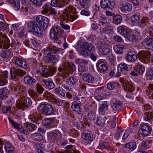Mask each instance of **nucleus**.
<instances>
[{"label":"nucleus","mask_w":153,"mask_h":153,"mask_svg":"<svg viewBox=\"0 0 153 153\" xmlns=\"http://www.w3.org/2000/svg\"><path fill=\"white\" fill-rule=\"evenodd\" d=\"M65 10L67 13H65L63 16V19L60 21L59 25L62 29L68 30L70 29V27L66 24V21H71L72 22L77 19L78 16L76 15L77 13L76 11V9L72 6H69Z\"/></svg>","instance_id":"nucleus-1"},{"label":"nucleus","mask_w":153,"mask_h":153,"mask_svg":"<svg viewBox=\"0 0 153 153\" xmlns=\"http://www.w3.org/2000/svg\"><path fill=\"white\" fill-rule=\"evenodd\" d=\"M39 109L40 111L43 114L46 115H53L54 114V107L48 103L41 104Z\"/></svg>","instance_id":"nucleus-2"},{"label":"nucleus","mask_w":153,"mask_h":153,"mask_svg":"<svg viewBox=\"0 0 153 153\" xmlns=\"http://www.w3.org/2000/svg\"><path fill=\"white\" fill-rule=\"evenodd\" d=\"M28 27L31 29V30L34 35L41 37L43 36L42 33V29L35 22L31 21L28 23Z\"/></svg>","instance_id":"nucleus-3"},{"label":"nucleus","mask_w":153,"mask_h":153,"mask_svg":"<svg viewBox=\"0 0 153 153\" xmlns=\"http://www.w3.org/2000/svg\"><path fill=\"white\" fill-rule=\"evenodd\" d=\"M36 21L42 30H45L47 28L49 21L47 17L42 15H39L36 17Z\"/></svg>","instance_id":"nucleus-4"},{"label":"nucleus","mask_w":153,"mask_h":153,"mask_svg":"<svg viewBox=\"0 0 153 153\" xmlns=\"http://www.w3.org/2000/svg\"><path fill=\"white\" fill-rule=\"evenodd\" d=\"M151 55V53L147 51H141L137 53V56L140 60L145 63H147L149 61Z\"/></svg>","instance_id":"nucleus-5"},{"label":"nucleus","mask_w":153,"mask_h":153,"mask_svg":"<svg viewBox=\"0 0 153 153\" xmlns=\"http://www.w3.org/2000/svg\"><path fill=\"white\" fill-rule=\"evenodd\" d=\"M88 116L89 118L91 119L92 120H94V123L95 124L100 126H102L104 125L105 121L106 120V117H98L95 120L94 119L95 114L94 113H92L91 111L88 113Z\"/></svg>","instance_id":"nucleus-6"},{"label":"nucleus","mask_w":153,"mask_h":153,"mask_svg":"<svg viewBox=\"0 0 153 153\" xmlns=\"http://www.w3.org/2000/svg\"><path fill=\"white\" fill-rule=\"evenodd\" d=\"M10 72L11 75V79H16L17 76H23L26 74L25 71L13 67L10 68Z\"/></svg>","instance_id":"nucleus-7"},{"label":"nucleus","mask_w":153,"mask_h":153,"mask_svg":"<svg viewBox=\"0 0 153 153\" xmlns=\"http://www.w3.org/2000/svg\"><path fill=\"white\" fill-rule=\"evenodd\" d=\"M67 84H62V86L65 89L68 91H72V85H74L77 82V80L74 77L71 76L66 80Z\"/></svg>","instance_id":"nucleus-8"},{"label":"nucleus","mask_w":153,"mask_h":153,"mask_svg":"<svg viewBox=\"0 0 153 153\" xmlns=\"http://www.w3.org/2000/svg\"><path fill=\"white\" fill-rule=\"evenodd\" d=\"M114 0H101L100 6L102 8L107 10H111L115 6Z\"/></svg>","instance_id":"nucleus-9"},{"label":"nucleus","mask_w":153,"mask_h":153,"mask_svg":"<svg viewBox=\"0 0 153 153\" xmlns=\"http://www.w3.org/2000/svg\"><path fill=\"white\" fill-rule=\"evenodd\" d=\"M142 134L145 136L150 134L152 130V128L148 124L143 123L140 126Z\"/></svg>","instance_id":"nucleus-10"},{"label":"nucleus","mask_w":153,"mask_h":153,"mask_svg":"<svg viewBox=\"0 0 153 153\" xmlns=\"http://www.w3.org/2000/svg\"><path fill=\"white\" fill-rule=\"evenodd\" d=\"M27 102H28L27 104L28 105H31L32 104L31 100L30 98L28 97L20 100L19 102H17V104L18 105L19 108L23 110L27 108H26V104H25Z\"/></svg>","instance_id":"nucleus-11"},{"label":"nucleus","mask_w":153,"mask_h":153,"mask_svg":"<svg viewBox=\"0 0 153 153\" xmlns=\"http://www.w3.org/2000/svg\"><path fill=\"white\" fill-rule=\"evenodd\" d=\"M96 66L97 70L101 73L105 72L108 69L106 63L101 60H99L97 61Z\"/></svg>","instance_id":"nucleus-12"},{"label":"nucleus","mask_w":153,"mask_h":153,"mask_svg":"<svg viewBox=\"0 0 153 153\" xmlns=\"http://www.w3.org/2000/svg\"><path fill=\"white\" fill-rule=\"evenodd\" d=\"M122 105L121 102L117 99H113L111 100V106L114 110L118 111L121 108Z\"/></svg>","instance_id":"nucleus-13"},{"label":"nucleus","mask_w":153,"mask_h":153,"mask_svg":"<svg viewBox=\"0 0 153 153\" xmlns=\"http://www.w3.org/2000/svg\"><path fill=\"white\" fill-rule=\"evenodd\" d=\"M49 138L54 141H57L61 137V134L58 130H55L48 134Z\"/></svg>","instance_id":"nucleus-14"},{"label":"nucleus","mask_w":153,"mask_h":153,"mask_svg":"<svg viewBox=\"0 0 153 153\" xmlns=\"http://www.w3.org/2000/svg\"><path fill=\"white\" fill-rule=\"evenodd\" d=\"M59 33L58 28L53 27L51 28L50 31V37L52 39L56 41L59 39Z\"/></svg>","instance_id":"nucleus-15"},{"label":"nucleus","mask_w":153,"mask_h":153,"mask_svg":"<svg viewBox=\"0 0 153 153\" xmlns=\"http://www.w3.org/2000/svg\"><path fill=\"white\" fill-rule=\"evenodd\" d=\"M109 105V104L108 102H102L100 105V106L99 108V114L101 115L104 114L105 112L107 110Z\"/></svg>","instance_id":"nucleus-16"},{"label":"nucleus","mask_w":153,"mask_h":153,"mask_svg":"<svg viewBox=\"0 0 153 153\" xmlns=\"http://www.w3.org/2000/svg\"><path fill=\"white\" fill-rule=\"evenodd\" d=\"M128 69L126 64L124 63L120 64L118 66L117 76H119L123 74V71H128Z\"/></svg>","instance_id":"nucleus-17"},{"label":"nucleus","mask_w":153,"mask_h":153,"mask_svg":"<svg viewBox=\"0 0 153 153\" xmlns=\"http://www.w3.org/2000/svg\"><path fill=\"white\" fill-rule=\"evenodd\" d=\"M81 102L74 101L71 105V108L76 113L81 114H82V109L80 108Z\"/></svg>","instance_id":"nucleus-18"},{"label":"nucleus","mask_w":153,"mask_h":153,"mask_svg":"<svg viewBox=\"0 0 153 153\" xmlns=\"http://www.w3.org/2000/svg\"><path fill=\"white\" fill-rule=\"evenodd\" d=\"M137 59L136 53L134 51H129L127 53L126 60L128 62H134Z\"/></svg>","instance_id":"nucleus-19"},{"label":"nucleus","mask_w":153,"mask_h":153,"mask_svg":"<svg viewBox=\"0 0 153 153\" xmlns=\"http://www.w3.org/2000/svg\"><path fill=\"white\" fill-rule=\"evenodd\" d=\"M138 26L141 28L147 29L150 27L149 20L146 17H143L140 22L138 23Z\"/></svg>","instance_id":"nucleus-20"},{"label":"nucleus","mask_w":153,"mask_h":153,"mask_svg":"<svg viewBox=\"0 0 153 153\" xmlns=\"http://www.w3.org/2000/svg\"><path fill=\"white\" fill-rule=\"evenodd\" d=\"M82 138L83 141L87 144L90 143L93 140V136L91 133L88 131V132H84L82 134Z\"/></svg>","instance_id":"nucleus-21"},{"label":"nucleus","mask_w":153,"mask_h":153,"mask_svg":"<svg viewBox=\"0 0 153 153\" xmlns=\"http://www.w3.org/2000/svg\"><path fill=\"white\" fill-rule=\"evenodd\" d=\"M132 5L128 2H126L123 4L122 7H120L121 12L125 13L127 11H130L132 9Z\"/></svg>","instance_id":"nucleus-22"},{"label":"nucleus","mask_w":153,"mask_h":153,"mask_svg":"<svg viewBox=\"0 0 153 153\" xmlns=\"http://www.w3.org/2000/svg\"><path fill=\"white\" fill-rule=\"evenodd\" d=\"M143 45L144 47L149 49L152 48L151 38L147 37L143 41Z\"/></svg>","instance_id":"nucleus-23"},{"label":"nucleus","mask_w":153,"mask_h":153,"mask_svg":"<svg viewBox=\"0 0 153 153\" xmlns=\"http://www.w3.org/2000/svg\"><path fill=\"white\" fill-rule=\"evenodd\" d=\"M15 65H18L20 67L24 68H26L27 67V65L26 62L22 60L21 59L18 57H16L15 59Z\"/></svg>","instance_id":"nucleus-24"},{"label":"nucleus","mask_w":153,"mask_h":153,"mask_svg":"<svg viewBox=\"0 0 153 153\" xmlns=\"http://www.w3.org/2000/svg\"><path fill=\"white\" fill-rule=\"evenodd\" d=\"M83 79L89 83H93L94 82V77L89 74H85L83 76Z\"/></svg>","instance_id":"nucleus-25"},{"label":"nucleus","mask_w":153,"mask_h":153,"mask_svg":"<svg viewBox=\"0 0 153 153\" xmlns=\"http://www.w3.org/2000/svg\"><path fill=\"white\" fill-rule=\"evenodd\" d=\"M54 45H51L47 47L44 50V54L46 55L50 56L53 55L54 54Z\"/></svg>","instance_id":"nucleus-26"},{"label":"nucleus","mask_w":153,"mask_h":153,"mask_svg":"<svg viewBox=\"0 0 153 153\" xmlns=\"http://www.w3.org/2000/svg\"><path fill=\"white\" fill-rule=\"evenodd\" d=\"M31 137L35 141L39 142L43 139V136L39 133H34L31 134Z\"/></svg>","instance_id":"nucleus-27"},{"label":"nucleus","mask_w":153,"mask_h":153,"mask_svg":"<svg viewBox=\"0 0 153 153\" xmlns=\"http://www.w3.org/2000/svg\"><path fill=\"white\" fill-rule=\"evenodd\" d=\"M80 48H83L88 51H90L92 50H94L95 48L90 43L85 42L83 43L80 45Z\"/></svg>","instance_id":"nucleus-28"},{"label":"nucleus","mask_w":153,"mask_h":153,"mask_svg":"<svg viewBox=\"0 0 153 153\" xmlns=\"http://www.w3.org/2000/svg\"><path fill=\"white\" fill-rule=\"evenodd\" d=\"M65 67L66 68V70H71L73 72L75 71L76 70L75 65L74 63L72 62H67L65 63Z\"/></svg>","instance_id":"nucleus-29"},{"label":"nucleus","mask_w":153,"mask_h":153,"mask_svg":"<svg viewBox=\"0 0 153 153\" xmlns=\"http://www.w3.org/2000/svg\"><path fill=\"white\" fill-rule=\"evenodd\" d=\"M65 67L66 68V70H71L73 72L75 71L76 70L75 65L74 63L72 62H67L65 63Z\"/></svg>","instance_id":"nucleus-30"},{"label":"nucleus","mask_w":153,"mask_h":153,"mask_svg":"<svg viewBox=\"0 0 153 153\" xmlns=\"http://www.w3.org/2000/svg\"><path fill=\"white\" fill-rule=\"evenodd\" d=\"M8 93V90L6 87L0 89V98L2 100L5 99Z\"/></svg>","instance_id":"nucleus-31"},{"label":"nucleus","mask_w":153,"mask_h":153,"mask_svg":"<svg viewBox=\"0 0 153 153\" xmlns=\"http://www.w3.org/2000/svg\"><path fill=\"white\" fill-rule=\"evenodd\" d=\"M51 5L55 7L61 8L63 6L62 0H51Z\"/></svg>","instance_id":"nucleus-32"},{"label":"nucleus","mask_w":153,"mask_h":153,"mask_svg":"<svg viewBox=\"0 0 153 153\" xmlns=\"http://www.w3.org/2000/svg\"><path fill=\"white\" fill-rule=\"evenodd\" d=\"M90 0H80L79 4L81 7L86 9L88 8L91 6Z\"/></svg>","instance_id":"nucleus-33"},{"label":"nucleus","mask_w":153,"mask_h":153,"mask_svg":"<svg viewBox=\"0 0 153 153\" xmlns=\"http://www.w3.org/2000/svg\"><path fill=\"white\" fill-rule=\"evenodd\" d=\"M46 60L48 62L55 64L58 61V59L54 55H51L50 56H47L45 57Z\"/></svg>","instance_id":"nucleus-34"},{"label":"nucleus","mask_w":153,"mask_h":153,"mask_svg":"<svg viewBox=\"0 0 153 153\" xmlns=\"http://www.w3.org/2000/svg\"><path fill=\"white\" fill-rule=\"evenodd\" d=\"M109 146V144L108 143L102 142L99 144L98 148L102 151L107 150L108 151Z\"/></svg>","instance_id":"nucleus-35"},{"label":"nucleus","mask_w":153,"mask_h":153,"mask_svg":"<svg viewBox=\"0 0 153 153\" xmlns=\"http://www.w3.org/2000/svg\"><path fill=\"white\" fill-rule=\"evenodd\" d=\"M8 119L9 120V121L15 128L18 129L19 131H22L24 130L23 128H22V125L15 123L13 120L10 119L9 117H8Z\"/></svg>","instance_id":"nucleus-36"},{"label":"nucleus","mask_w":153,"mask_h":153,"mask_svg":"<svg viewBox=\"0 0 153 153\" xmlns=\"http://www.w3.org/2000/svg\"><path fill=\"white\" fill-rule=\"evenodd\" d=\"M24 81L25 83L30 85L34 83L36 81V80L33 78L27 76L24 77Z\"/></svg>","instance_id":"nucleus-37"},{"label":"nucleus","mask_w":153,"mask_h":153,"mask_svg":"<svg viewBox=\"0 0 153 153\" xmlns=\"http://www.w3.org/2000/svg\"><path fill=\"white\" fill-rule=\"evenodd\" d=\"M10 2L16 10H19L20 8V2L19 0H10Z\"/></svg>","instance_id":"nucleus-38"},{"label":"nucleus","mask_w":153,"mask_h":153,"mask_svg":"<svg viewBox=\"0 0 153 153\" xmlns=\"http://www.w3.org/2000/svg\"><path fill=\"white\" fill-rule=\"evenodd\" d=\"M53 121L54 120L52 118H45L43 123L45 126L49 127V128H51L53 127L51 124Z\"/></svg>","instance_id":"nucleus-39"},{"label":"nucleus","mask_w":153,"mask_h":153,"mask_svg":"<svg viewBox=\"0 0 153 153\" xmlns=\"http://www.w3.org/2000/svg\"><path fill=\"white\" fill-rule=\"evenodd\" d=\"M140 14L138 13L133 15L131 18V20L132 23H138L140 20Z\"/></svg>","instance_id":"nucleus-40"},{"label":"nucleus","mask_w":153,"mask_h":153,"mask_svg":"<svg viewBox=\"0 0 153 153\" xmlns=\"http://www.w3.org/2000/svg\"><path fill=\"white\" fill-rule=\"evenodd\" d=\"M42 82L45 84L46 86L49 89H52L55 87V85L51 81H47L46 79H43Z\"/></svg>","instance_id":"nucleus-41"},{"label":"nucleus","mask_w":153,"mask_h":153,"mask_svg":"<svg viewBox=\"0 0 153 153\" xmlns=\"http://www.w3.org/2000/svg\"><path fill=\"white\" fill-rule=\"evenodd\" d=\"M122 20V16L120 15H114L113 18V23L117 25L121 23Z\"/></svg>","instance_id":"nucleus-42"},{"label":"nucleus","mask_w":153,"mask_h":153,"mask_svg":"<svg viewBox=\"0 0 153 153\" xmlns=\"http://www.w3.org/2000/svg\"><path fill=\"white\" fill-rule=\"evenodd\" d=\"M126 147L128 148L131 151H132L135 149L136 147V144L135 142H130L126 144L125 146Z\"/></svg>","instance_id":"nucleus-43"},{"label":"nucleus","mask_w":153,"mask_h":153,"mask_svg":"<svg viewBox=\"0 0 153 153\" xmlns=\"http://www.w3.org/2000/svg\"><path fill=\"white\" fill-rule=\"evenodd\" d=\"M135 87L131 83H128L125 84L124 89L126 91L129 92L134 90Z\"/></svg>","instance_id":"nucleus-44"},{"label":"nucleus","mask_w":153,"mask_h":153,"mask_svg":"<svg viewBox=\"0 0 153 153\" xmlns=\"http://www.w3.org/2000/svg\"><path fill=\"white\" fill-rule=\"evenodd\" d=\"M25 126L30 132L34 131L36 129L35 125L30 123H26L25 124Z\"/></svg>","instance_id":"nucleus-45"},{"label":"nucleus","mask_w":153,"mask_h":153,"mask_svg":"<svg viewBox=\"0 0 153 153\" xmlns=\"http://www.w3.org/2000/svg\"><path fill=\"white\" fill-rule=\"evenodd\" d=\"M134 69L135 71H137L138 74L139 73L140 74H142L145 70L144 67L140 64L136 65Z\"/></svg>","instance_id":"nucleus-46"},{"label":"nucleus","mask_w":153,"mask_h":153,"mask_svg":"<svg viewBox=\"0 0 153 153\" xmlns=\"http://www.w3.org/2000/svg\"><path fill=\"white\" fill-rule=\"evenodd\" d=\"M149 142L146 140H143L141 143L140 147L142 150H145L149 147Z\"/></svg>","instance_id":"nucleus-47"},{"label":"nucleus","mask_w":153,"mask_h":153,"mask_svg":"<svg viewBox=\"0 0 153 153\" xmlns=\"http://www.w3.org/2000/svg\"><path fill=\"white\" fill-rule=\"evenodd\" d=\"M30 117L31 122L35 123L37 124L39 123V117L38 116V114H33L32 115H31Z\"/></svg>","instance_id":"nucleus-48"},{"label":"nucleus","mask_w":153,"mask_h":153,"mask_svg":"<svg viewBox=\"0 0 153 153\" xmlns=\"http://www.w3.org/2000/svg\"><path fill=\"white\" fill-rule=\"evenodd\" d=\"M119 86L118 83L116 82H111L108 83L107 85V88L110 90H112L115 87H117Z\"/></svg>","instance_id":"nucleus-49"},{"label":"nucleus","mask_w":153,"mask_h":153,"mask_svg":"<svg viewBox=\"0 0 153 153\" xmlns=\"http://www.w3.org/2000/svg\"><path fill=\"white\" fill-rule=\"evenodd\" d=\"M55 91L56 93L61 95L62 97H64L65 95V91L60 87L56 88L55 89Z\"/></svg>","instance_id":"nucleus-50"},{"label":"nucleus","mask_w":153,"mask_h":153,"mask_svg":"<svg viewBox=\"0 0 153 153\" xmlns=\"http://www.w3.org/2000/svg\"><path fill=\"white\" fill-rule=\"evenodd\" d=\"M108 18H106L102 16H100L98 20V25H104L108 23Z\"/></svg>","instance_id":"nucleus-51"},{"label":"nucleus","mask_w":153,"mask_h":153,"mask_svg":"<svg viewBox=\"0 0 153 153\" xmlns=\"http://www.w3.org/2000/svg\"><path fill=\"white\" fill-rule=\"evenodd\" d=\"M114 29L111 26H107L104 27L102 30L103 32L107 34H111L113 32Z\"/></svg>","instance_id":"nucleus-52"},{"label":"nucleus","mask_w":153,"mask_h":153,"mask_svg":"<svg viewBox=\"0 0 153 153\" xmlns=\"http://www.w3.org/2000/svg\"><path fill=\"white\" fill-rule=\"evenodd\" d=\"M1 80L3 81L4 80V82H5V83L3 85H5L7 83V81L6 80V79L8 78V72L7 71H3V73H1Z\"/></svg>","instance_id":"nucleus-53"},{"label":"nucleus","mask_w":153,"mask_h":153,"mask_svg":"<svg viewBox=\"0 0 153 153\" xmlns=\"http://www.w3.org/2000/svg\"><path fill=\"white\" fill-rule=\"evenodd\" d=\"M41 72L42 76L45 77H48L50 74L49 70L48 68H42L41 69Z\"/></svg>","instance_id":"nucleus-54"},{"label":"nucleus","mask_w":153,"mask_h":153,"mask_svg":"<svg viewBox=\"0 0 153 153\" xmlns=\"http://www.w3.org/2000/svg\"><path fill=\"white\" fill-rule=\"evenodd\" d=\"M118 32L120 33L124 36H126L127 33H128L127 31L123 26H120L117 28Z\"/></svg>","instance_id":"nucleus-55"},{"label":"nucleus","mask_w":153,"mask_h":153,"mask_svg":"<svg viewBox=\"0 0 153 153\" xmlns=\"http://www.w3.org/2000/svg\"><path fill=\"white\" fill-rule=\"evenodd\" d=\"M108 46L106 43L104 42H99L97 45V47L98 50L101 51L106 48Z\"/></svg>","instance_id":"nucleus-56"},{"label":"nucleus","mask_w":153,"mask_h":153,"mask_svg":"<svg viewBox=\"0 0 153 153\" xmlns=\"http://www.w3.org/2000/svg\"><path fill=\"white\" fill-rule=\"evenodd\" d=\"M124 49V47L120 45H116L114 48L115 51L118 54H121L123 52Z\"/></svg>","instance_id":"nucleus-57"},{"label":"nucleus","mask_w":153,"mask_h":153,"mask_svg":"<svg viewBox=\"0 0 153 153\" xmlns=\"http://www.w3.org/2000/svg\"><path fill=\"white\" fill-rule=\"evenodd\" d=\"M63 51L62 49L59 48L55 46L54 54L57 55L58 57L61 56L63 54Z\"/></svg>","instance_id":"nucleus-58"},{"label":"nucleus","mask_w":153,"mask_h":153,"mask_svg":"<svg viewBox=\"0 0 153 153\" xmlns=\"http://www.w3.org/2000/svg\"><path fill=\"white\" fill-rule=\"evenodd\" d=\"M8 25L7 23H5L2 22H0V30L4 31L5 30L7 31L8 30Z\"/></svg>","instance_id":"nucleus-59"},{"label":"nucleus","mask_w":153,"mask_h":153,"mask_svg":"<svg viewBox=\"0 0 153 153\" xmlns=\"http://www.w3.org/2000/svg\"><path fill=\"white\" fill-rule=\"evenodd\" d=\"M11 52L9 50L1 52V57L4 58H7L10 56Z\"/></svg>","instance_id":"nucleus-60"},{"label":"nucleus","mask_w":153,"mask_h":153,"mask_svg":"<svg viewBox=\"0 0 153 153\" xmlns=\"http://www.w3.org/2000/svg\"><path fill=\"white\" fill-rule=\"evenodd\" d=\"M146 117L144 119L146 121H149L153 117V114L152 112H148L146 114Z\"/></svg>","instance_id":"nucleus-61"},{"label":"nucleus","mask_w":153,"mask_h":153,"mask_svg":"<svg viewBox=\"0 0 153 153\" xmlns=\"http://www.w3.org/2000/svg\"><path fill=\"white\" fill-rule=\"evenodd\" d=\"M50 7H49L46 4H45L42 6V13L43 14H46L48 13L50 10Z\"/></svg>","instance_id":"nucleus-62"},{"label":"nucleus","mask_w":153,"mask_h":153,"mask_svg":"<svg viewBox=\"0 0 153 153\" xmlns=\"http://www.w3.org/2000/svg\"><path fill=\"white\" fill-rule=\"evenodd\" d=\"M81 49L79 51L80 53L84 56V57H86L88 56L89 55V52L88 51L84 49L83 48H81Z\"/></svg>","instance_id":"nucleus-63"},{"label":"nucleus","mask_w":153,"mask_h":153,"mask_svg":"<svg viewBox=\"0 0 153 153\" xmlns=\"http://www.w3.org/2000/svg\"><path fill=\"white\" fill-rule=\"evenodd\" d=\"M86 66L85 64L80 63L78 66V70L79 72H85L86 71Z\"/></svg>","instance_id":"nucleus-64"}]
</instances>
